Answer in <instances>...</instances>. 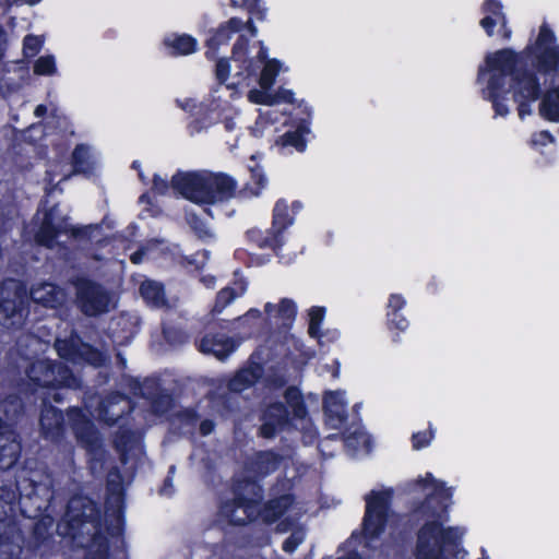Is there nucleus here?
Here are the masks:
<instances>
[{"mask_svg": "<svg viewBox=\"0 0 559 559\" xmlns=\"http://www.w3.org/2000/svg\"><path fill=\"white\" fill-rule=\"evenodd\" d=\"M107 490L116 495V506L108 507L104 532L100 507L91 497L73 496L67 506L64 521L58 525L59 534L72 545L85 549L84 559H110L111 538L123 540L126 528L124 492L119 483L107 481Z\"/></svg>", "mask_w": 559, "mask_h": 559, "instance_id": "obj_1", "label": "nucleus"}, {"mask_svg": "<svg viewBox=\"0 0 559 559\" xmlns=\"http://www.w3.org/2000/svg\"><path fill=\"white\" fill-rule=\"evenodd\" d=\"M424 486H433L418 510L429 518L417 531L414 548L415 559H454L462 543V534L456 526H444L449 520V506L452 498L450 488L431 473L419 479Z\"/></svg>", "mask_w": 559, "mask_h": 559, "instance_id": "obj_2", "label": "nucleus"}, {"mask_svg": "<svg viewBox=\"0 0 559 559\" xmlns=\"http://www.w3.org/2000/svg\"><path fill=\"white\" fill-rule=\"evenodd\" d=\"M487 76L486 98L493 104L496 112L506 116L508 106L503 103L511 98L518 105L520 118L524 114V61L521 53L502 49L486 56L485 64L479 68L478 79Z\"/></svg>", "mask_w": 559, "mask_h": 559, "instance_id": "obj_3", "label": "nucleus"}, {"mask_svg": "<svg viewBox=\"0 0 559 559\" xmlns=\"http://www.w3.org/2000/svg\"><path fill=\"white\" fill-rule=\"evenodd\" d=\"M283 456L274 450L254 452L245 463V469L254 477H245L238 483L234 497L223 501L219 513L230 525L246 526L257 519L255 509L263 499V487L260 479L276 472Z\"/></svg>", "mask_w": 559, "mask_h": 559, "instance_id": "obj_4", "label": "nucleus"}, {"mask_svg": "<svg viewBox=\"0 0 559 559\" xmlns=\"http://www.w3.org/2000/svg\"><path fill=\"white\" fill-rule=\"evenodd\" d=\"M171 185L183 198L199 204L228 200L236 189L230 177L209 171L179 173L173 177Z\"/></svg>", "mask_w": 559, "mask_h": 559, "instance_id": "obj_5", "label": "nucleus"}, {"mask_svg": "<svg viewBox=\"0 0 559 559\" xmlns=\"http://www.w3.org/2000/svg\"><path fill=\"white\" fill-rule=\"evenodd\" d=\"M200 321L202 329L194 336L198 350L212 355L221 361L226 360L239 347L242 338H235L229 334L237 330L250 317H235L233 320L219 317H205Z\"/></svg>", "mask_w": 559, "mask_h": 559, "instance_id": "obj_6", "label": "nucleus"}, {"mask_svg": "<svg viewBox=\"0 0 559 559\" xmlns=\"http://www.w3.org/2000/svg\"><path fill=\"white\" fill-rule=\"evenodd\" d=\"M16 491L0 486V559H19L22 554L23 531L20 522L8 512L14 511Z\"/></svg>", "mask_w": 559, "mask_h": 559, "instance_id": "obj_7", "label": "nucleus"}, {"mask_svg": "<svg viewBox=\"0 0 559 559\" xmlns=\"http://www.w3.org/2000/svg\"><path fill=\"white\" fill-rule=\"evenodd\" d=\"M26 374L29 381L43 389H80L81 380L64 362L51 359H40L31 364Z\"/></svg>", "mask_w": 559, "mask_h": 559, "instance_id": "obj_8", "label": "nucleus"}, {"mask_svg": "<svg viewBox=\"0 0 559 559\" xmlns=\"http://www.w3.org/2000/svg\"><path fill=\"white\" fill-rule=\"evenodd\" d=\"M394 491L392 488L371 490L365 496L366 507L362 518V533L368 540L378 539L389 522Z\"/></svg>", "mask_w": 559, "mask_h": 559, "instance_id": "obj_9", "label": "nucleus"}, {"mask_svg": "<svg viewBox=\"0 0 559 559\" xmlns=\"http://www.w3.org/2000/svg\"><path fill=\"white\" fill-rule=\"evenodd\" d=\"M555 41V33L544 23L535 43L526 45V58L535 55L536 69L540 74H556L559 71V46H554Z\"/></svg>", "mask_w": 559, "mask_h": 559, "instance_id": "obj_10", "label": "nucleus"}, {"mask_svg": "<svg viewBox=\"0 0 559 559\" xmlns=\"http://www.w3.org/2000/svg\"><path fill=\"white\" fill-rule=\"evenodd\" d=\"M76 296L85 314H100L116 308V299L99 285L80 278L75 282Z\"/></svg>", "mask_w": 559, "mask_h": 559, "instance_id": "obj_11", "label": "nucleus"}, {"mask_svg": "<svg viewBox=\"0 0 559 559\" xmlns=\"http://www.w3.org/2000/svg\"><path fill=\"white\" fill-rule=\"evenodd\" d=\"M52 519L39 518L33 524L32 532L28 538L23 535V548L19 559L24 555V559H32L39 555L40 557L48 556L55 545L53 534L51 533Z\"/></svg>", "mask_w": 559, "mask_h": 559, "instance_id": "obj_12", "label": "nucleus"}, {"mask_svg": "<svg viewBox=\"0 0 559 559\" xmlns=\"http://www.w3.org/2000/svg\"><path fill=\"white\" fill-rule=\"evenodd\" d=\"M258 436L263 439H274L292 425L289 408L281 401L270 402L261 407Z\"/></svg>", "mask_w": 559, "mask_h": 559, "instance_id": "obj_13", "label": "nucleus"}, {"mask_svg": "<svg viewBox=\"0 0 559 559\" xmlns=\"http://www.w3.org/2000/svg\"><path fill=\"white\" fill-rule=\"evenodd\" d=\"M40 432L45 440L59 443L66 435V420L61 409L53 406L47 399H43L40 417Z\"/></svg>", "mask_w": 559, "mask_h": 559, "instance_id": "obj_14", "label": "nucleus"}, {"mask_svg": "<svg viewBox=\"0 0 559 559\" xmlns=\"http://www.w3.org/2000/svg\"><path fill=\"white\" fill-rule=\"evenodd\" d=\"M130 404L131 401L124 394L116 393L107 396L97 407L99 421L108 427L118 425L122 418L131 413Z\"/></svg>", "mask_w": 559, "mask_h": 559, "instance_id": "obj_15", "label": "nucleus"}, {"mask_svg": "<svg viewBox=\"0 0 559 559\" xmlns=\"http://www.w3.org/2000/svg\"><path fill=\"white\" fill-rule=\"evenodd\" d=\"M264 374V365L254 359L252 354L247 364L239 368L227 382V389L233 393H242L254 386Z\"/></svg>", "mask_w": 559, "mask_h": 559, "instance_id": "obj_16", "label": "nucleus"}, {"mask_svg": "<svg viewBox=\"0 0 559 559\" xmlns=\"http://www.w3.org/2000/svg\"><path fill=\"white\" fill-rule=\"evenodd\" d=\"M68 231H71L74 236L78 234V229L68 223V218L60 217L58 210L53 207L45 215L36 239L39 243L51 248L55 245V238L59 234H66Z\"/></svg>", "mask_w": 559, "mask_h": 559, "instance_id": "obj_17", "label": "nucleus"}, {"mask_svg": "<svg viewBox=\"0 0 559 559\" xmlns=\"http://www.w3.org/2000/svg\"><path fill=\"white\" fill-rule=\"evenodd\" d=\"M323 413L325 424L332 428L340 430L347 424V406L337 391H328L323 395Z\"/></svg>", "mask_w": 559, "mask_h": 559, "instance_id": "obj_18", "label": "nucleus"}, {"mask_svg": "<svg viewBox=\"0 0 559 559\" xmlns=\"http://www.w3.org/2000/svg\"><path fill=\"white\" fill-rule=\"evenodd\" d=\"M295 502L294 493L286 492L266 500L259 511L262 521L272 525L280 521Z\"/></svg>", "mask_w": 559, "mask_h": 559, "instance_id": "obj_19", "label": "nucleus"}, {"mask_svg": "<svg viewBox=\"0 0 559 559\" xmlns=\"http://www.w3.org/2000/svg\"><path fill=\"white\" fill-rule=\"evenodd\" d=\"M133 393L150 400L155 409H167L171 402V396L162 392L158 383L151 379L134 380Z\"/></svg>", "mask_w": 559, "mask_h": 559, "instance_id": "obj_20", "label": "nucleus"}, {"mask_svg": "<svg viewBox=\"0 0 559 559\" xmlns=\"http://www.w3.org/2000/svg\"><path fill=\"white\" fill-rule=\"evenodd\" d=\"M69 425L75 438L83 442H90L95 433L92 420L81 407L73 406L67 411Z\"/></svg>", "mask_w": 559, "mask_h": 559, "instance_id": "obj_21", "label": "nucleus"}, {"mask_svg": "<svg viewBox=\"0 0 559 559\" xmlns=\"http://www.w3.org/2000/svg\"><path fill=\"white\" fill-rule=\"evenodd\" d=\"M21 442L13 432L0 433V468L13 467L21 457Z\"/></svg>", "mask_w": 559, "mask_h": 559, "instance_id": "obj_22", "label": "nucleus"}, {"mask_svg": "<svg viewBox=\"0 0 559 559\" xmlns=\"http://www.w3.org/2000/svg\"><path fill=\"white\" fill-rule=\"evenodd\" d=\"M32 299L45 307L55 308L66 300L64 292L51 283H43L32 288Z\"/></svg>", "mask_w": 559, "mask_h": 559, "instance_id": "obj_23", "label": "nucleus"}, {"mask_svg": "<svg viewBox=\"0 0 559 559\" xmlns=\"http://www.w3.org/2000/svg\"><path fill=\"white\" fill-rule=\"evenodd\" d=\"M539 114L547 121L559 122V85L544 93L539 103Z\"/></svg>", "mask_w": 559, "mask_h": 559, "instance_id": "obj_24", "label": "nucleus"}, {"mask_svg": "<svg viewBox=\"0 0 559 559\" xmlns=\"http://www.w3.org/2000/svg\"><path fill=\"white\" fill-rule=\"evenodd\" d=\"M484 13L485 16L481 19L480 25L489 36L493 35V26L504 28L506 19L501 11V5L497 1L488 0L484 5Z\"/></svg>", "mask_w": 559, "mask_h": 559, "instance_id": "obj_25", "label": "nucleus"}, {"mask_svg": "<svg viewBox=\"0 0 559 559\" xmlns=\"http://www.w3.org/2000/svg\"><path fill=\"white\" fill-rule=\"evenodd\" d=\"M284 399L286 402L284 404L292 408L293 418L302 420L308 416V407L298 386H287L284 391Z\"/></svg>", "mask_w": 559, "mask_h": 559, "instance_id": "obj_26", "label": "nucleus"}, {"mask_svg": "<svg viewBox=\"0 0 559 559\" xmlns=\"http://www.w3.org/2000/svg\"><path fill=\"white\" fill-rule=\"evenodd\" d=\"M162 333L165 342L171 346L185 345L194 336V333L188 331L186 328L169 323L162 324Z\"/></svg>", "mask_w": 559, "mask_h": 559, "instance_id": "obj_27", "label": "nucleus"}, {"mask_svg": "<svg viewBox=\"0 0 559 559\" xmlns=\"http://www.w3.org/2000/svg\"><path fill=\"white\" fill-rule=\"evenodd\" d=\"M140 294L143 299L154 306H159L165 302L164 288L160 283L146 280L140 286Z\"/></svg>", "mask_w": 559, "mask_h": 559, "instance_id": "obj_28", "label": "nucleus"}, {"mask_svg": "<svg viewBox=\"0 0 559 559\" xmlns=\"http://www.w3.org/2000/svg\"><path fill=\"white\" fill-rule=\"evenodd\" d=\"M166 46L173 48V53L189 55L195 51L197 40L188 35H180L165 40Z\"/></svg>", "mask_w": 559, "mask_h": 559, "instance_id": "obj_29", "label": "nucleus"}, {"mask_svg": "<svg viewBox=\"0 0 559 559\" xmlns=\"http://www.w3.org/2000/svg\"><path fill=\"white\" fill-rule=\"evenodd\" d=\"M128 323L127 317H110V320L108 322V335L112 340V342L118 343L120 345L127 344L132 338V332L131 331H124L123 335L117 334L115 328L120 325H126Z\"/></svg>", "mask_w": 559, "mask_h": 559, "instance_id": "obj_30", "label": "nucleus"}, {"mask_svg": "<svg viewBox=\"0 0 559 559\" xmlns=\"http://www.w3.org/2000/svg\"><path fill=\"white\" fill-rule=\"evenodd\" d=\"M72 157L75 173H86L91 169V155L87 146L78 145Z\"/></svg>", "mask_w": 559, "mask_h": 559, "instance_id": "obj_31", "label": "nucleus"}, {"mask_svg": "<svg viewBox=\"0 0 559 559\" xmlns=\"http://www.w3.org/2000/svg\"><path fill=\"white\" fill-rule=\"evenodd\" d=\"M242 26V23L238 19H231L226 26L222 27L218 33L209 40V45H219L229 39L230 34L238 32Z\"/></svg>", "mask_w": 559, "mask_h": 559, "instance_id": "obj_32", "label": "nucleus"}, {"mask_svg": "<svg viewBox=\"0 0 559 559\" xmlns=\"http://www.w3.org/2000/svg\"><path fill=\"white\" fill-rule=\"evenodd\" d=\"M278 70L280 66L276 60H270L265 63L259 80L262 90H269L274 84Z\"/></svg>", "mask_w": 559, "mask_h": 559, "instance_id": "obj_33", "label": "nucleus"}, {"mask_svg": "<svg viewBox=\"0 0 559 559\" xmlns=\"http://www.w3.org/2000/svg\"><path fill=\"white\" fill-rule=\"evenodd\" d=\"M543 96L544 93L542 91L538 78L534 72H531L526 69V100H542Z\"/></svg>", "mask_w": 559, "mask_h": 559, "instance_id": "obj_34", "label": "nucleus"}, {"mask_svg": "<svg viewBox=\"0 0 559 559\" xmlns=\"http://www.w3.org/2000/svg\"><path fill=\"white\" fill-rule=\"evenodd\" d=\"M305 132H307V130L304 128H300L294 132H287L281 138V144L284 146H294L297 151L302 152L306 147V143L302 138Z\"/></svg>", "mask_w": 559, "mask_h": 559, "instance_id": "obj_35", "label": "nucleus"}, {"mask_svg": "<svg viewBox=\"0 0 559 559\" xmlns=\"http://www.w3.org/2000/svg\"><path fill=\"white\" fill-rule=\"evenodd\" d=\"M34 73L38 75H52L56 73V63L52 56H44L37 59Z\"/></svg>", "mask_w": 559, "mask_h": 559, "instance_id": "obj_36", "label": "nucleus"}, {"mask_svg": "<svg viewBox=\"0 0 559 559\" xmlns=\"http://www.w3.org/2000/svg\"><path fill=\"white\" fill-rule=\"evenodd\" d=\"M265 312L295 313L297 311L296 304L292 299L284 298L277 304L267 302Z\"/></svg>", "mask_w": 559, "mask_h": 559, "instance_id": "obj_37", "label": "nucleus"}, {"mask_svg": "<svg viewBox=\"0 0 559 559\" xmlns=\"http://www.w3.org/2000/svg\"><path fill=\"white\" fill-rule=\"evenodd\" d=\"M304 540L305 532L298 528L283 542L282 549L286 554H293Z\"/></svg>", "mask_w": 559, "mask_h": 559, "instance_id": "obj_38", "label": "nucleus"}, {"mask_svg": "<svg viewBox=\"0 0 559 559\" xmlns=\"http://www.w3.org/2000/svg\"><path fill=\"white\" fill-rule=\"evenodd\" d=\"M43 38L35 35H27L24 38L23 52L25 57H34L43 46Z\"/></svg>", "mask_w": 559, "mask_h": 559, "instance_id": "obj_39", "label": "nucleus"}, {"mask_svg": "<svg viewBox=\"0 0 559 559\" xmlns=\"http://www.w3.org/2000/svg\"><path fill=\"white\" fill-rule=\"evenodd\" d=\"M433 439V431L431 429L417 431L412 436V445L415 450H420L428 447Z\"/></svg>", "mask_w": 559, "mask_h": 559, "instance_id": "obj_40", "label": "nucleus"}, {"mask_svg": "<svg viewBox=\"0 0 559 559\" xmlns=\"http://www.w3.org/2000/svg\"><path fill=\"white\" fill-rule=\"evenodd\" d=\"M248 98L251 103L254 104H262L267 106L276 105V99L273 98L272 94L267 93V90H252L249 92Z\"/></svg>", "mask_w": 559, "mask_h": 559, "instance_id": "obj_41", "label": "nucleus"}, {"mask_svg": "<svg viewBox=\"0 0 559 559\" xmlns=\"http://www.w3.org/2000/svg\"><path fill=\"white\" fill-rule=\"evenodd\" d=\"M554 142V135L549 131L543 130L532 134L530 144L533 148H539L552 144Z\"/></svg>", "mask_w": 559, "mask_h": 559, "instance_id": "obj_42", "label": "nucleus"}, {"mask_svg": "<svg viewBox=\"0 0 559 559\" xmlns=\"http://www.w3.org/2000/svg\"><path fill=\"white\" fill-rule=\"evenodd\" d=\"M236 297V294L230 288H224L222 289L218 295L215 302V306L213 308V312L219 313L224 311L226 305H228L230 301H233Z\"/></svg>", "mask_w": 559, "mask_h": 559, "instance_id": "obj_43", "label": "nucleus"}, {"mask_svg": "<svg viewBox=\"0 0 559 559\" xmlns=\"http://www.w3.org/2000/svg\"><path fill=\"white\" fill-rule=\"evenodd\" d=\"M288 380L286 376L281 373H270L264 379V384L270 390H282L286 386Z\"/></svg>", "mask_w": 559, "mask_h": 559, "instance_id": "obj_44", "label": "nucleus"}, {"mask_svg": "<svg viewBox=\"0 0 559 559\" xmlns=\"http://www.w3.org/2000/svg\"><path fill=\"white\" fill-rule=\"evenodd\" d=\"M132 432L130 430H123L117 433L115 438V447L121 452H127L131 442Z\"/></svg>", "mask_w": 559, "mask_h": 559, "instance_id": "obj_45", "label": "nucleus"}, {"mask_svg": "<svg viewBox=\"0 0 559 559\" xmlns=\"http://www.w3.org/2000/svg\"><path fill=\"white\" fill-rule=\"evenodd\" d=\"M86 360L95 367H100L105 362V355L98 348L90 346L86 352Z\"/></svg>", "mask_w": 559, "mask_h": 559, "instance_id": "obj_46", "label": "nucleus"}, {"mask_svg": "<svg viewBox=\"0 0 559 559\" xmlns=\"http://www.w3.org/2000/svg\"><path fill=\"white\" fill-rule=\"evenodd\" d=\"M180 421L188 425H195L199 419V414L194 408H185L178 413Z\"/></svg>", "mask_w": 559, "mask_h": 559, "instance_id": "obj_47", "label": "nucleus"}, {"mask_svg": "<svg viewBox=\"0 0 559 559\" xmlns=\"http://www.w3.org/2000/svg\"><path fill=\"white\" fill-rule=\"evenodd\" d=\"M386 325L391 331L396 330L401 332L407 329L408 321L406 317H394L392 320H388Z\"/></svg>", "mask_w": 559, "mask_h": 559, "instance_id": "obj_48", "label": "nucleus"}, {"mask_svg": "<svg viewBox=\"0 0 559 559\" xmlns=\"http://www.w3.org/2000/svg\"><path fill=\"white\" fill-rule=\"evenodd\" d=\"M309 328L308 333L312 337H319L320 336V325L322 323V320L324 317H309Z\"/></svg>", "mask_w": 559, "mask_h": 559, "instance_id": "obj_49", "label": "nucleus"}, {"mask_svg": "<svg viewBox=\"0 0 559 559\" xmlns=\"http://www.w3.org/2000/svg\"><path fill=\"white\" fill-rule=\"evenodd\" d=\"M215 426L213 419L205 418L200 423L199 432L202 437H206L215 430Z\"/></svg>", "mask_w": 559, "mask_h": 559, "instance_id": "obj_50", "label": "nucleus"}, {"mask_svg": "<svg viewBox=\"0 0 559 559\" xmlns=\"http://www.w3.org/2000/svg\"><path fill=\"white\" fill-rule=\"evenodd\" d=\"M272 96L276 99V104H280L282 102H293V92L289 90L280 88L275 94H272Z\"/></svg>", "mask_w": 559, "mask_h": 559, "instance_id": "obj_51", "label": "nucleus"}, {"mask_svg": "<svg viewBox=\"0 0 559 559\" xmlns=\"http://www.w3.org/2000/svg\"><path fill=\"white\" fill-rule=\"evenodd\" d=\"M228 63L225 60H219L216 64V75L217 79L222 82H224L228 76Z\"/></svg>", "mask_w": 559, "mask_h": 559, "instance_id": "obj_52", "label": "nucleus"}, {"mask_svg": "<svg viewBox=\"0 0 559 559\" xmlns=\"http://www.w3.org/2000/svg\"><path fill=\"white\" fill-rule=\"evenodd\" d=\"M153 188H154L155 191H157L158 193L163 194L168 189V186H167V182H166L165 179H163V178H160L158 176H155L154 180H153Z\"/></svg>", "mask_w": 559, "mask_h": 559, "instance_id": "obj_53", "label": "nucleus"}, {"mask_svg": "<svg viewBox=\"0 0 559 559\" xmlns=\"http://www.w3.org/2000/svg\"><path fill=\"white\" fill-rule=\"evenodd\" d=\"M59 390L60 389L49 390L46 393L47 396L45 399H47L50 403H51V401H53L56 403H62L63 400H64V396H63V394Z\"/></svg>", "mask_w": 559, "mask_h": 559, "instance_id": "obj_54", "label": "nucleus"}, {"mask_svg": "<svg viewBox=\"0 0 559 559\" xmlns=\"http://www.w3.org/2000/svg\"><path fill=\"white\" fill-rule=\"evenodd\" d=\"M293 526V521L289 518L281 519V521L277 523L276 531L280 533L287 532Z\"/></svg>", "mask_w": 559, "mask_h": 559, "instance_id": "obj_55", "label": "nucleus"}, {"mask_svg": "<svg viewBox=\"0 0 559 559\" xmlns=\"http://www.w3.org/2000/svg\"><path fill=\"white\" fill-rule=\"evenodd\" d=\"M173 490V478L170 475H168L164 481L163 486L159 490L160 493H169Z\"/></svg>", "mask_w": 559, "mask_h": 559, "instance_id": "obj_56", "label": "nucleus"}, {"mask_svg": "<svg viewBox=\"0 0 559 559\" xmlns=\"http://www.w3.org/2000/svg\"><path fill=\"white\" fill-rule=\"evenodd\" d=\"M1 308H2V310H3L4 312L12 311V312L14 313V312H20V311H22L21 309H19V310H17V309H15V308L11 309V308H10V304H9L8 301H2V302H1Z\"/></svg>", "mask_w": 559, "mask_h": 559, "instance_id": "obj_57", "label": "nucleus"}, {"mask_svg": "<svg viewBox=\"0 0 559 559\" xmlns=\"http://www.w3.org/2000/svg\"><path fill=\"white\" fill-rule=\"evenodd\" d=\"M46 111H47L46 106H44V105H38V106L35 108L34 114H35V116H36V117H41L43 115H45V114H46Z\"/></svg>", "mask_w": 559, "mask_h": 559, "instance_id": "obj_58", "label": "nucleus"}, {"mask_svg": "<svg viewBox=\"0 0 559 559\" xmlns=\"http://www.w3.org/2000/svg\"><path fill=\"white\" fill-rule=\"evenodd\" d=\"M143 253L142 252H135L131 255V261L135 264L140 263L142 261Z\"/></svg>", "mask_w": 559, "mask_h": 559, "instance_id": "obj_59", "label": "nucleus"}, {"mask_svg": "<svg viewBox=\"0 0 559 559\" xmlns=\"http://www.w3.org/2000/svg\"><path fill=\"white\" fill-rule=\"evenodd\" d=\"M324 311H325V309L323 307H313L310 310L309 314H313V316L322 314Z\"/></svg>", "mask_w": 559, "mask_h": 559, "instance_id": "obj_60", "label": "nucleus"}, {"mask_svg": "<svg viewBox=\"0 0 559 559\" xmlns=\"http://www.w3.org/2000/svg\"><path fill=\"white\" fill-rule=\"evenodd\" d=\"M283 210H284V206H283L282 204H280V203H277V204H276V206H275V210H274V213H275V214H274L275 219H278L280 214H281V212H282Z\"/></svg>", "mask_w": 559, "mask_h": 559, "instance_id": "obj_61", "label": "nucleus"}, {"mask_svg": "<svg viewBox=\"0 0 559 559\" xmlns=\"http://www.w3.org/2000/svg\"><path fill=\"white\" fill-rule=\"evenodd\" d=\"M337 559H361L358 554L354 552V554H349L347 556H344V557H340Z\"/></svg>", "mask_w": 559, "mask_h": 559, "instance_id": "obj_62", "label": "nucleus"}, {"mask_svg": "<svg viewBox=\"0 0 559 559\" xmlns=\"http://www.w3.org/2000/svg\"><path fill=\"white\" fill-rule=\"evenodd\" d=\"M117 358H118L119 362L122 365V367L124 368L126 364H127L126 358L121 354H118Z\"/></svg>", "mask_w": 559, "mask_h": 559, "instance_id": "obj_63", "label": "nucleus"}, {"mask_svg": "<svg viewBox=\"0 0 559 559\" xmlns=\"http://www.w3.org/2000/svg\"><path fill=\"white\" fill-rule=\"evenodd\" d=\"M248 24H249V28H250L251 35L255 36L257 35V28L250 23V21H248Z\"/></svg>", "mask_w": 559, "mask_h": 559, "instance_id": "obj_64", "label": "nucleus"}]
</instances>
